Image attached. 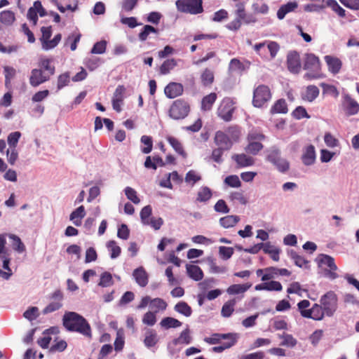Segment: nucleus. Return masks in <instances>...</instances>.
I'll list each match as a JSON object with an SVG mask.
<instances>
[{"label":"nucleus","mask_w":359,"mask_h":359,"mask_svg":"<svg viewBox=\"0 0 359 359\" xmlns=\"http://www.w3.org/2000/svg\"><path fill=\"white\" fill-rule=\"evenodd\" d=\"M63 325L69 330L88 335L90 326L87 320L75 312H66L63 316Z\"/></svg>","instance_id":"f257e3e1"},{"label":"nucleus","mask_w":359,"mask_h":359,"mask_svg":"<svg viewBox=\"0 0 359 359\" xmlns=\"http://www.w3.org/2000/svg\"><path fill=\"white\" fill-rule=\"evenodd\" d=\"M320 302L325 315L333 316L338 308L337 295L333 291H329L321 297Z\"/></svg>","instance_id":"f03ea898"},{"label":"nucleus","mask_w":359,"mask_h":359,"mask_svg":"<svg viewBox=\"0 0 359 359\" xmlns=\"http://www.w3.org/2000/svg\"><path fill=\"white\" fill-rule=\"evenodd\" d=\"M202 0H177V9L182 13L197 15L203 11Z\"/></svg>","instance_id":"7ed1b4c3"},{"label":"nucleus","mask_w":359,"mask_h":359,"mask_svg":"<svg viewBox=\"0 0 359 359\" xmlns=\"http://www.w3.org/2000/svg\"><path fill=\"white\" fill-rule=\"evenodd\" d=\"M266 160L280 172H285L290 169V163L287 159L281 157L280 151L276 147H272L269 151Z\"/></svg>","instance_id":"20e7f679"},{"label":"nucleus","mask_w":359,"mask_h":359,"mask_svg":"<svg viewBox=\"0 0 359 359\" xmlns=\"http://www.w3.org/2000/svg\"><path fill=\"white\" fill-rule=\"evenodd\" d=\"M190 106L187 102L179 99L173 102L169 110V116L175 120L183 119L189 114Z\"/></svg>","instance_id":"39448f33"},{"label":"nucleus","mask_w":359,"mask_h":359,"mask_svg":"<svg viewBox=\"0 0 359 359\" xmlns=\"http://www.w3.org/2000/svg\"><path fill=\"white\" fill-rule=\"evenodd\" d=\"M271 98L269 88L265 85H259L253 92L252 104L255 107H262Z\"/></svg>","instance_id":"423d86ee"},{"label":"nucleus","mask_w":359,"mask_h":359,"mask_svg":"<svg viewBox=\"0 0 359 359\" xmlns=\"http://www.w3.org/2000/svg\"><path fill=\"white\" fill-rule=\"evenodd\" d=\"M6 238L2 234H0V259L3 261V268L7 271H3L0 269V276L5 280H8L12 275L11 269L9 267L10 258L6 249Z\"/></svg>","instance_id":"0eeeda50"},{"label":"nucleus","mask_w":359,"mask_h":359,"mask_svg":"<svg viewBox=\"0 0 359 359\" xmlns=\"http://www.w3.org/2000/svg\"><path fill=\"white\" fill-rule=\"evenodd\" d=\"M288 71L294 74H298L302 68L300 55L297 50H291L287 55L286 60Z\"/></svg>","instance_id":"6e6552de"},{"label":"nucleus","mask_w":359,"mask_h":359,"mask_svg":"<svg viewBox=\"0 0 359 359\" xmlns=\"http://www.w3.org/2000/svg\"><path fill=\"white\" fill-rule=\"evenodd\" d=\"M233 104L231 98H224L218 108V116L225 121H231L234 111Z\"/></svg>","instance_id":"1a4fd4ad"},{"label":"nucleus","mask_w":359,"mask_h":359,"mask_svg":"<svg viewBox=\"0 0 359 359\" xmlns=\"http://www.w3.org/2000/svg\"><path fill=\"white\" fill-rule=\"evenodd\" d=\"M53 302L49 303L42 311L43 314H48L59 310L62 306L63 294L61 290H56L50 295Z\"/></svg>","instance_id":"9d476101"},{"label":"nucleus","mask_w":359,"mask_h":359,"mask_svg":"<svg viewBox=\"0 0 359 359\" xmlns=\"http://www.w3.org/2000/svg\"><path fill=\"white\" fill-rule=\"evenodd\" d=\"M214 142L217 147L225 151L231 149L233 146V141L224 132L219 130L215 133Z\"/></svg>","instance_id":"9b49d317"},{"label":"nucleus","mask_w":359,"mask_h":359,"mask_svg":"<svg viewBox=\"0 0 359 359\" xmlns=\"http://www.w3.org/2000/svg\"><path fill=\"white\" fill-rule=\"evenodd\" d=\"M341 104L347 116L355 115L359 111V104L348 94L344 95Z\"/></svg>","instance_id":"f8f14e48"},{"label":"nucleus","mask_w":359,"mask_h":359,"mask_svg":"<svg viewBox=\"0 0 359 359\" xmlns=\"http://www.w3.org/2000/svg\"><path fill=\"white\" fill-rule=\"evenodd\" d=\"M50 78L41 69H33L29 76V83L32 87H37L48 81Z\"/></svg>","instance_id":"ddd939ff"},{"label":"nucleus","mask_w":359,"mask_h":359,"mask_svg":"<svg viewBox=\"0 0 359 359\" xmlns=\"http://www.w3.org/2000/svg\"><path fill=\"white\" fill-rule=\"evenodd\" d=\"M304 69L308 71H320V62L319 58L313 53H306Z\"/></svg>","instance_id":"4468645a"},{"label":"nucleus","mask_w":359,"mask_h":359,"mask_svg":"<svg viewBox=\"0 0 359 359\" xmlns=\"http://www.w3.org/2000/svg\"><path fill=\"white\" fill-rule=\"evenodd\" d=\"M325 315L324 309L321 305L315 304L312 308L308 309V311L302 313V317L306 318H311L315 320H321Z\"/></svg>","instance_id":"2eb2a0df"},{"label":"nucleus","mask_w":359,"mask_h":359,"mask_svg":"<svg viewBox=\"0 0 359 359\" xmlns=\"http://www.w3.org/2000/svg\"><path fill=\"white\" fill-rule=\"evenodd\" d=\"M183 90L184 88L181 83L171 82L165 86L164 93L168 98L172 99L181 95Z\"/></svg>","instance_id":"dca6fc26"},{"label":"nucleus","mask_w":359,"mask_h":359,"mask_svg":"<svg viewBox=\"0 0 359 359\" xmlns=\"http://www.w3.org/2000/svg\"><path fill=\"white\" fill-rule=\"evenodd\" d=\"M324 58L325 62L328 66V69L330 72H332L334 74H336L339 72L342 64L339 58L331 55H326L325 56Z\"/></svg>","instance_id":"f3484780"},{"label":"nucleus","mask_w":359,"mask_h":359,"mask_svg":"<svg viewBox=\"0 0 359 359\" xmlns=\"http://www.w3.org/2000/svg\"><path fill=\"white\" fill-rule=\"evenodd\" d=\"M302 160L305 165H311L314 163L316 160V151L313 145L307 146L302 154Z\"/></svg>","instance_id":"a211bd4d"},{"label":"nucleus","mask_w":359,"mask_h":359,"mask_svg":"<svg viewBox=\"0 0 359 359\" xmlns=\"http://www.w3.org/2000/svg\"><path fill=\"white\" fill-rule=\"evenodd\" d=\"M316 261L318 262L319 267H321L323 265H325L327 266L331 270H337V266L334 263V258L330 255L320 254L316 257Z\"/></svg>","instance_id":"6ab92c4d"},{"label":"nucleus","mask_w":359,"mask_h":359,"mask_svg":"<svg viewBox=\"0 0 359 359\" xmlns=\"http://www.w3.org/2000/svg\"><path fill=\"white\" fill-rule=\"evenodd\" d=\"M133 276L136 283L140 287H145L148 283V275L142 266H140L135 269Z\"/></svg>","instance_id":"aec40b11"},{"label":"nucleus","mask_w":359,"mask_h":359,"mask_svg":"<svg viewBox=\"0 0 359 359\" xmlns=\"http://www.w3.org/2000/svg\"><path fill=\"white\" fill-rule=\"evenodd\" d=\"M186 269L189 277L195 281H199L203 279V273L198 266L194 264H187Z\"/></svg>","instance_id":"412c9836"},{"label":"nucleus","mask_w":359,"mask_h":359,"mask_svg":"<svg viewBox=\"0 0 359 359\" xmlns=\"http://www.w3.org/2000/svg\"><path fill=\"white\" fill-rule=\"evenodd\" d=\"M53 60L46 57H41L39 61V69H41L43 72H45L50 77L55 74V68L52 65Z\"/></svg>","instance_id":"4be33fe9"},{"label":"nucleus","mask_w":359,"mask_h":359,"mask_svg":"<svg viewBox=\"0 0 359 359\" xmlns=\"http://www.w3.org/2000/svg\"><path fill=\"white\" fill-rule=\"evenodd\" d=\"M192 338L190 336V331L189 328L183 330L180 337L172 340L171 344H168V348H170L171 345L177 346V344H189L191 342Z\"/></svg>","instance_id":"5701e85b"},{"label":"nucleus","mask_w":359,"mask_h":359,"mask_svg":"<svg viewBox=\"0 0 359 359\" xmlns=\"http://www.w3.org/2000/svg\"><path fill=\"white\" fill-rule=\"evenodd\" d=\"M239 167H248L252 165L255 163V160L252 157L247 156L245 154H234L232 156Z\"/></svg>","instance_id":"b1692460"},{"label":"nucleus","mask_w":359,"mask_h":359,"mask_svg":"<svg viewBox=\"0 0 359 359\" xmlns=\"http://www.w3.org/2000/svg\"><path fill=\"white\" fill-rule=\"evenodd\" d=\"M320 90L318 88L314 85L308 86L305 92L302 95L303 100L309 102H313L319 95Z\"/></svg>","instance_id":"393cba45"},{"label":"nucleus","mask_w":359,"mask_h":359,"mask_svg":"<svg viewBox=\"0 0 359 359\" xmlns=\"http://www.w3.org/2000/svg\"><path fill=\"white\" fill-rule=\"evenodd\" d=\"M298 4L296 1H290L287 4L282 5L277 11V17L279 20H283L286 14L293 11L297 8Z\"/></svg>","instance_id":"a878e982"},{"label":"nucleus","mask_w":359,"mask_h":359,"mask_svg":"<svg viewBox=\"0 0 359 359\" xmlns=\"http://www.w3.org/2000/svg\"><path fill=\"white\" fill-rule=\"evenodd\" d=\"M158 341L156 332L154 330L149 329L145 333L144 344L147 348L154 346Z\"/></svg>","instance_id":"bb28decb"},{"label":"nucleus","mask_w":359,"mask_h":359,"mask_svg":"<svg viewBox=\"0 0 359 359\" xmlns=\"http://www.w3.org/2000/svg\"><path fill=\"white\" fill-rule=\"evenodd\" d=\"M217 94L215 93H211L209 95L203 97L201 100V110L206 111H210L215 102L217 100Z\"/></svg>","instance_id":"cd10ccee"},{"label":"nucleus","mask_w":359,"mask_h":359,"mask_svg":"<svg viewBox=\"0 0 359 359\" xmlns=\"http://www.w3.org/2000/svg\"><path fill=\"white\" fill-rule=\"evenodd\" d=\"M85 215L84 207L81 205L71 213L69 219L76 226H80L81 224V219L84 217Z\"/></svg>","instance_id":"c85d7f7f"},{"label":"nucleus","mask_w":359,"mask_h":359,"mask_svg":"<svg viewBox=\"0 0 359 359\" xmlns=\"http://www.w3.org/2000/svg\"><path fill=\"white\" fill-rule=\"evenodd\" d=\"M15 20V13L10 10H5L0 12V22L5 26H10Z\"/></svg>","instance_id":"c756f323"},{"label":"nucleus","mask_w":359,"mask_h":359,"mask_svg":"<svg viewBox=\"0 0 359 359\" xmlns=\"http://www.w3.org/2000/svg\"><path fill=\"white\" fill-rule=\"evenodd\" d=\"M55 328L52 327L49 329L46 330L43 334V337L41 338H39L37 340L38 344L42 348H47L50 344V342L52 339L51 337H50V334H53L55 332Z\"/></svg>","instance_id":"7c9ffc66"},{"label":"nucleus","mask_w":359,"mask_h":359,"mask_svg":"<svg viewBox=\"0 0 359 359\" xmlns=\"http://www.w3.org/2000/svg\"><path fill=\"white\" fill-rule=\"evenodd\" d=\"M263 251L266 254L270 255L273 260L276 262L279 260L280 249L273 246L269 242L264 243Z\"/></svg>","instance_id":"2f4dec72"},{"label":"nucleus","mask_w":359,"mask_h":359,"mask_svg":"<svg viewBox=\"0 0 359 359\" xmlns=\"http://www.w3.org/2000/svg\"><path fill=\"white\" fill-rule=\"evenodd\" d=\"M240 220L238 216L236 215H227L222 217L219 219V224L225 229L234 226Z\"/></svg>","instance_id":"473e14b6"},{"label":"nucleus","mask_w":359,"mask_h":359,"mask_svg":"<svg viewBox=\"0 0 359 359\" xmlns=\"http://www.w3.org/2000/svg\"><path fill=\"white\" fill-rule=\"evenodd\" d=\"M287 111V105L284 99L277 100L271 109V114H286Z\"/></svg>","instance_id":"72a5a7b5"},{"label":"nucleus","mask_w":359,"mask_h":359,"mask_svg":"<svg viewBox=\"0 0 359 359\" xmlns=\"http://www.w3.org/2000/svg\"><path fill=\"white\" fill-rule=\"evenodd\" d=\"M212 196L211 189L208 187H202L198 191L196 201L198 202H207Z\"/></svg>","instance_id":"f704fd0d"},{"label":"nucleus","mask_w":359,"mask_h":359,"mask_svg":"<svg viewBox=\"0 0 359 359\" xmlns=\"http://www.w3.org/2000/svg\"><path fill=\"white\" fill-rule=\"evenodd\" d=\"M252 284H234L229 286L227 289V292L229 294H238L241 293H243L247 291L250 287Z\"/></svg>","instance_id":"c9c22d12"},{"label":"nucleus","mask_w":359,"mask_h":359,"mask_svg":"<svg viewBox=\"0 0 359 359\" xmlns=\"http://www.w3.org/2000/svg\"><path fill=\"white\" fill-rule=\"evenodd\" d=\"M41 32L42 33L41 37L40 38V41L41 42L43 49L46 50L47 48L48 42L50 41V38L52 35V28L50 26L49 27H42L41 28Z\"/></svg>","instance_id":"e433bc0d"},{"label":"nucleus","mask_w":359,"mask_h":359,"mask_svg":"<svg viewBox=\"0 0 359 359\" xmlns=\"http://www.w3.org/2000/svg\"><path fill=\"white\" fill-rule=\"evenodd\" d=\"M160 325L162 327L165 329H169V328H175L180 327L182 325V323L172 317H165L162 319V320L160 323Z\"/></svg>","instance_id":"4c0bfd02"},{"label":"nucleus","mask_w":359,"mask_h":359,"mask_svg":"<svg viewBox=\"0 0 359 359\" xmlns=\"http://www.w3.org/2000/svg\"><path fill=\"white\" fill-rule=\"evenodd\" d=\"M289 255H290V258L294 260V264L297 266H299L300 268H302V267L307 268L308 267L309 261L305 259L303 257L299 255L293 250H291L289 252Z\"/></svg>","instance_id":"58836bf2"},{"label":"nucleus","mask_w":359,"mask_h":359,"mask_svg":"<svg viewBox=\"0 0 359 359\" xmlns=\"http://www.w3.org/2000/svg\"><path fill=\"white\" fill-rule=\"evenodd\" d=\"M167 140L177 153L182 156L184 158H186L187 154L184 151L182 144L177 139L170 136L167 137Z\"/></svg>","instance_id":"ea45409f"},{"label":"nucleus","mask_w":359,"mask_h":359,"mask_svg":"<svg viewBox=\"0 0 359 359\" xmlns=\"http://www.w3.org/2000/svg\"><path fill=\"white\" fill-rule=\"evenodd\" d=\"M9 238L12 241V247L14 250L17 251L19 253H22L25 251V245L18 236L11 234L9 235Z\"/></svg>","instance_id":"a19ab883"},{"label":"nucleus","mask_w":359,"mask_h":359,"mask_svg":"<svg viewBox=\"0 0 359 359\" xmlns=\"http://www.w3.org/2000/svg\"><path fill=\"white\" fill-rule=\"evenodd\" d=\"M174 309L175 311L184 315L186 317H189L192 313L191 308L185 302H180L177 303Z\"/></svg>","instance_id":"79ce46f5"},{"label":"nucleus","mask_w":359,"mask_h":359,"mask_svg":"<svg viewBox=\"0 0 359 359\" xmlns=\"http://www.w3.org/2000/svg\"><path fill=\"white\" fill-rule=\"evenodd\" d=\"M201 80L204 86H210L214 81L213 72L208 68L205 69L201 75Z\"/></svg>","instance_id":"37998d69"},{"label":"nucleus","mask_w":359,"mask_h":359,"mask_svg":"<svg viewBox=\"0 0 359 359\" xmlns=\"http://www.w3.org/2000/svg\"><path fill=\"white\" fill-rule=\"evenodd\" d=\"M150 307L154 310V313H158L160 310L163 311L167 307V303L161 298H155L151 299Z\"/></svg>","instance_id":"c03bdc74"},{"label":"nucleus","mask_w":359,"mask_h":359,"mask_svg":"<svg viewBox=\"0 0 359 359\" xmlns=\"http://www.w3.org/2000/svg\"><path fill=\"white\" fill-rule=\"evenodd\" d=\"M177 66V62L175 59H168L163 62L160 67V73L161 74H167L170 70Z\"/></svg>","instance_id":"a18cd8bd"},{"label":"nucleus","mask_w":359,"mask_h":359,"mask_svg":"<svg viewBox=\"0 0 359 359\" xmlns=\"http://www.w3.org/2000/svg\"><path fill=\"white\" fill-rule=\"evenodd\" d=\"M236 304L235 299H231L226 302L222 306L221 313L223 317H229L234 311V306Z\"/></svg>","instance_id":"49530a36"},{"label":"nucleus","mask_w":359,"mask_h":359,"mask_svg":"<svg viewBox=\"0 0 359 359\" xmlns=\"http://www.w3.org/2000/svg\"><path fill=\"white\" fill-rule=\"evenodd\" d=\"M151 33L157 34L158 29L152 27L151 25H146L143 27L142 30L139 34V39L141 41H144L147 40L148 36Z\"/></svg>","instance_id":"de8ad7c7"},{"label":"nucleus","mask_w":359,"mask_h":359,"mask_svg":"<svg viewBox=\"0 0 359 359\" xmlns=\"http://www.w3.org/2000/svg\"><path fill=\"white\" fill-rule=\"evenodd\" d=\"M141 142L145 145L144 147L141 149L143 154H147L150 153L153 148V140L151 137L147 135H142L140 140Z\"/></svg>","instance_id":"09e8293b"},{"label":"nucleus","mask_w":359,"mask_h":359,"mask_svg":"<svg viewBox=\"0 0 359 359\" xmlns=\"http://www.w3.org/2000/svg\"><path fill=\"white\" fill-rule=\"evenodd\" d=\"M279 337L283 339V341L280 343L281 346H288V347H294L296 346L297 341L292 337V334L283 333V334H280Z\"/></svg>","instance_id":"8fccbe9b"},{"label":"nucleus","mask_w":359,"mask_h":359,"mask_svg":"<svg viewBox=\"0 0 359 359\" xmlns=\"http://www.w3.org/2000/svg\"><path fill=\"white\" fill-rule=\"evenodd\" d=\"M263 148V144L259 142H250L245 147V151L248 154L256 155Z\"/></svg>","instance_id":"3c124183"},{"label":"nucleus","mask_w":359,"mask_h":359,"mask_svg":"<svg viewBox=\"0 0 359 359\" xmlns=\"http://www.w3.org/2000/svg\"><path fill=\"white\" fill-rule=\"evenodd\" d=\"M152 208L148 205L144 206L140 212V218L143 224L149 225V217L151 215Z\"/></svg>","instance_id":"603ef678"},{"label":"nucleus","mask_w":359,"mask_h":359,"mask_svg":"<svg viewBox=\"0 0 359 359\" xmlns=\"http://www.w3.org/2000/svg\"><path fill=\"white\" fill-rule=\"evenodd\" d=\"M107 246L110 251V257L111 259H115L120 255L121 252V248L116 245L114 241H109Z\"/></svg>","instance_id":"864d4df0"},{"label":"nucleus","mask_w":359,"mask_h":359,"mask_svg":"<svg viewBox=\"0 0 359 359\" xmlns=\"http://www.w3.org/2000/svg\"><path fill=\"white\" fill-rule=\"evenodd\" d=\"M124 346V332L120 329L116 332V338L114 341V348L116 351H121Z\"/></svg>","instance_id":"5fc2aeb1"},{"label":"nucleus","mask_w":359,"mask_h":359,"mask_svg":"<svg viewBox=\"0 0 359 359\" xmlns=\"http://www.w3.org/2000/svg\"><path fill=\"white\" fill-rule=\"evenodd\" d=\"M114 283L112 276L109 272H104L100 276V280L98 283L99 285L107 287L112 285Z\"/></svg>","instance_id":"6e6d98bb"},{"label":"nucleus","mask_w":359,"mask_h":359,"mask_svg":"<svg viewBox=\"0 0 359 359\" xmlns=\"http://www.w3.org/2000/svg\"><path fill=\"white\" fill-rule=\"evenodd\" d=\"M233 141V144L237 142L240 137V130L238 126H230L224 132Z\"/></svg>","instance_id":"4d7b16f0"},{"label":"nucleus","mask_w":359,"mask_h":359,"mask_svg":"<svg viewBox=\"0 0 359 359\" xmlns=\"http://www.w3.org/2000/svg\"><path fill=\"white\" fill-rule=\"evenodd\" d=\"M124 192L128 200L131 201L135 204L140 203V200L137 196V192L134 189L127 187L125 188Z\"/></svg>","instance_id":"13d9d810"},{"label":"nucleus","mask_w":359,"mask_h":359,"mask_svg":"<svg viewBox=\"0 0 359 359\" xmlns=\"http://www.w3.org/2000/svg\"><path fill=\"white\" fill-rule=\"evenodd\" d=\"M4 75H5V85L8 86L11 84V79L15 76V69L9 66H5L4 67Z\"/></svg>","instance_id":"bf43d9fd"},{"label":"nucleus","mask_w":359,"mask_h":359,"mask_svg":"<svg viewBox=\"0 0 359 359\" xmlns=\"http://www.w3.org/2000/svg\"><path fill=\"white\" fill-rule=\"evenodd\" d=\"M208 265L210 266V271L212 273H219L226 272V269L223 266H218L216 264L214 259L212 257L208 258Z\"/></svg>","instance_id":"052dcab7"},{"label":"nucleus","mask_w":359,"mask_h":359,"mask_svg":"<svg viewBox=\"0 0 359 359\" xmlns=\"http://www.w3.org/2000/svg\"><path fill=\"white\" fill-rule=\"evenodd\" d=\"M70 82V74L65 72L60 74L57 78V90H60L67 86Z\"/></svg>","instance_id":"680f3d73"},{"label":"nucleus","mask_w":359,"mask_h":359,"mask_svg":"<svg viewBox=\"0 0 359 359\" xmlns=\"http://www.w3.org/2000/svg\"><path fill=\"white\" fill-rule=\"evenodd\" d=\"M214 210L217 212L226 214L230 211L229 208L227 206L226 202L223 199H219L215 203L214 206Z\"/></svg>","instance_id":"e2e57ef3"},{"label":"nucleus","mask_w":359,"mask_h":359,"mask_svg":"<svg viewBox=\"0 0 359 359\" xmlns=\"http://www.w3.org/2000/svg\"><path fill=\"white\" fill-rule=\"evenodd\" d=\"M327 4L330 6L332 10L339 15V16L344 17L346 15L345 10L339 6L337 1L328 0L327 1Z\"/></svg>","instance_id":"0e129e2a"},{"label":"nucleus","mask_w":359,"mask_h":359,"mask_svg":"<svg viewBox=\"0 0 359 359\" xmlns=\"http://www.w3.org/2000/svg\"><path fill=\"white\" fill-rule=\"evenodd\" d=\"M20 137L21 133L19 131L10 133L7 139L8 144H9L10 147L15 148Z\"/></svg>","instance_id":"69168bd1"},{"label":"nucleus","mask_w":359,"mask_h":359,"mask_svg":"<svg viewBox=\"0 0 359 359\" xmlns=\"http://www.w3.org/2000/svg\"><path fill=\"white\" fill-rule=\"evenodd\" d=\"M107 47V41L104 40H102L95 43L91 49V53L94 54H102L104 53L106 50Z\"/></svg>","instance_id":"338daca9"},{"label":"nucleus","mask_w":359,"mask_h":359,"mask_svg":"<svg viewBox=\"0 0 359 359\" xmlns=\"http://www.w3.org/2000/svg\"><path fill=\"white\" fill-rule=\"evenodd\" d=\"M219 254L223 259L227 260L233 255V249L231 247L220 246L219 248Z\"/></svg>","instance_id":"774afa93"}]
</instances>
